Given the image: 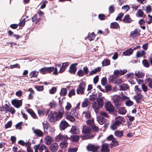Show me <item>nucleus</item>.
I'll list each match as a JSON object with an SVG mask.
<instances>
[{
  "label": "nucleus",
  "mask_w": 152,
  "mask_h": 152,
  "mask_svg": "<svg viewBox=\"0 0 152 152\" xmlns=\"http://www.w3.org/2000/svg\"><path fill=\"white\" fill-rule=\"evenodd\" d=\"M40 72L42 74H45L47 73H50L54 71L53 74L58 75V71L57 67H54V66L49 67H44L39 69Z\"/></svg>",
  "instance_id": "obj_1"
},
{
  "label": "nucleus",
  "mask_w": 152,
  "mask_h": 152,
  "mask_svg": "<svg viewBox=\"0 0 152 152\" xmlns=\"http://www.w3.org/2000/svg\"><path fill=\"white\" fill-rule=\"evenodd\" d=\"M97 102H94L92 104V107L96 112L97 110H98L103 106L104 102L102 97L97 98Z\"/></svg>",
  "instance_id": "obj_2"
},
{
  "label": "nucleus",
  "mask_w": 152,
  "mask_h": 152,
  "mask_svg": "<svg viewBox=\"0 0 152 152\" xmlns=\"http://www.w3.org/2000/svg\"><path fill=\"white\" fill-rule=\"evenodd\" d=\"M134 90L137 94L136 95L134 96V98L136 101L138 102H140V100L143 99V96L142 94V91L141 89L139 88L138 86H135Z\"/></svg>",
  "instance_id": "obj_3"
},
{
  "label": "nucleus",
  "mask_w": 152,
  "mask_h": 152,
  "mask_svg": "<svg viewBox=\"0 0 152 152\" xmlns=\"http://www.w3.org/2000/svg\"><path fill=\"white\" fill-rule=\"evenodd\" d=\"M86 87V84L83 81L80 83L78 86V87L77 89V93L78 94H82L84 93Z\"/></svg>",
  "instance_id": "obj_4"
},
{
  "label": "nucleus",
  "mask_w": 152,
  "mask_h": 152,
  "mask_svg": "<svg viewBox=\"0 0 152 152\" xmlns=\"http://www.w3.org/2000/svg\"><path fill=\"white\" fill-rule=\"evenodd\" d=\"M69 139H70V138L67 135H62L60 134L56 136L55 137V141L57 142H62L64 140H67Z\"/></svg>",
  "instance_id": "obj_5"
},
{
  "label": "nucleus",
  "mask_w": 152,
  "mask_h": 152,
  "mask_svg": "<svg viewBox=\"0 0 152 152\" xmlns=\"http://www.w3.org/2000/svg\"><path fill=\"white\" fill-rule=\"evenodd\" d=\"M107 140L112 141V142L110 144V145H111V147H114L118 144V141L113 137V135H111L107 137Z\"/></svg>",
  "instance_id": "obj_6"
},
{
  "label": "nucleus",
  "mask_w": 152,
  "mask_h": 152,
  "mask_svg": "<svg viewBox=\"0 0 152 152\" xmlns=\"http://www.w3.org/2000/svg\"><path fill=\"white\" fill-rule=\"evenodd\" d=\"M100 146L92 145H89L87 147L88 151H91L92 152H100L99 149Z\"/></svg>",
  "instance_id": "obj_7"
},
{
  "label": "nucleus",
  "mask_w": 152,
  "mask_h": 152,
  "mask_svg": "<svg viewBox=\"0 0 152 152\" xmlns=\"http://www.w3.org/2000/svg\"><path fill=\"white\" fill-rule=\"evenodd\" d=\"M105 106L106 110L110 113L113 112L114 110V107L110 102H106Z\"/></svg>",
  "instance_id": "obj_8"
},
{
  "label": "nucleus",
  "mask_w": 152,
  "mask_h": 152,
  "mask_svg": "<svg viewBox=\"0 0 152 152\" xmlns=\"http://www.w3.org/2000/svg\"><path fill=\"white\" fill-rule=\"evenodd\" d=\"M12 104L15 107L19 108L22 105V100L16 99H13L12 101Z\"/></svg>",
  "instance_id": "obj_9"
},
{
  "label": "nucleus",
  "mask_w": 152,
  "mask_h": 152,
  "mask_svg": "<svg viewBox=\"0 0 152 152\" xmlns=\"http://www.w3.org/2000/svg\"><path fill=\"white\" fill-rule=\"evenodd\" d=\"M140 30L139 29H136L132 31L130 34V36L134 38L140 35Z\"/></svg>",
  "instance_id": "obj_10"
},
{
  "label": "nucleus",
  "mask_w": 152,
  "mask_h": 152,
  "mask_svg": "<svg viewBox=\"0 0 152 152\" xmlns=\"http://www.w3.org/2000/svg\"><path fill=\"white\" fill-rule=\"evenodd\" d=\"M55 112L51 113L48 115L49 121L52 123H54L57 121Z\"/></svg>",
  "instance_id": "obj_11"
},
{
  "label": "nucleus",
  "mask_w": 152,
  "mask_h": 152,
  "mask_svg": "<svg viewBox=\"0 0 152 152\" xmlns=\"http://www.w3.org/2000/svg\"><path fill=\"white\" fill-rule=\"evenodd\" d=\"M69 126L68 123L65 121H62L60 124V129L61 130H64Z\"/></svg>",
  "instance_id": "obj_12"
},
{
  "label": "nucleus",
  "mask_w": 152,
  "mask_h": 152,
  "mask_svg": "<svg viewBox=\"0 0 152 152\" xmlns=\"http://www.w3.org/2000/svg\"><path fill=\"white\" fill-rule=\"evenodd\" d=\"M47 148V146L43 144H42L39 145H36L34 147V149L39 150V152H42L44 149L45 151V149H46Z\"/></svg>",
  "instance_id": "obj_13"
},
{
  "label": "nucleus",
  "mask_w": 152,
  "mask_h": 152,
  "mask_svg": "<svg viewBox=\"0 0 152 152\" xmlns=\"http://www.w3.org/2000/svg\"><path fill=\"white\" fill-rule=\"evenodd\" d=\"M57 121L60 120L63 116L64 112L63 110H60L58 112H55Z\"/></svg>",
  "instance_id": "obj_14"
},
{
  "label": "nucleus",
  "mask_w": 152,
  "mask_h": 152,
  "mask_svg": "<svg viewBox=\"0 0 152 152\" xmlns=\"http://www.w3.org/2000/svg\"><path fill=\"white\" fill-rule=\"evenodd\" d=\"M91 132V130L90 127L86 125L83 126V129L82 132L84 134H88Z\"/></svg>",
  "instance_id": "obj_15"
},
{
  "label": "nucleus",
  "mask_w": 152,
  "mask_h": 152,
  "mask_svg": "<svg viewBox=\"0 0 152 152\" xmlns=\"http://www.w3.org/2000/svg\"><path fill=\"white\" fill-rule=\"evenodd\" d=\"M125 121L124 118L122 116H118L115 118V121L119 125L123 124Z\"/></svg>",
  "instance_id": "obj_16"
},
{
  "label": "nucleus",
  "mask_w": 152,
  "mask_h": 152,
  "mask_svg": "<svg viewBox=\"0 0 152 152\" xmlns=\"http://www.w3.org/2000/svg\"><path fill=\"white\" fill-rule=\"evenodd\" d=\"M110 145L107 143H103L102 145V148L100 150L101 152H109L110 149L108 148Z\"/></svg>",
  "instance_id": "obj_17"
},
{
  "label": "nucleus",
  "mask_w": 152,
  "mask_h": 152,
  "mask_svg": "<svg viewBox=\"0 0 152 152\" xmlns=\"http://www.w3.org/2000/svg\"><path fill=\"white\" fill-rule=\"evenodd\" d=\"M5 110H6V113L8 112H10L12 114H13L15 112V109L12 107L9 106L7 104H5Z\"/></svg>",
  "instance_id": "obj_18"
},
{
  "label": "nucleus",
  "mask_w": 152,
  "mask_h": 152,
  "mask_svg": "<svg viewBox=\"0 0 152 152\" xmlns=\"http://www.w3.org/2000/svg\"><path fill=\"white\" fill-rule=\"evenodd\" d=\"M45 142L47 145H49L53 141V139L51 136L47 135L44 139Z\"/></svg>",
  "instance_id": "obj_19"
},
{
  "label": "nucleus",
  "mask_w": 152,
  "mask_h": 152,
  "mask_svg": "<svg viewBox=\"0 0 152 152\" xmlns=\"http://www.w3.org/2000/svg\"><path fill=\"white\" fill-rule=\"evenodd\" d=\"M58 147L56 143H53L50 145V149L52 152H56L58 149Z\"/></svg>",
  "instance_id": "obj_20"
},
{
  "label": "nucleus",
  "mask_w": 152,
  "mask_h": 152,
  "mask_svg": "<svg viewBox=\"0 0 152 152\" xmlns=\"http://www.w3.org/2000/svg\"><path fill=\"white\" fill-rule=\"evenodd\" d=\"M68 66V63L65 62L63 63L62 66L60 68V70L59 71H58V73H62L66 69V67Z\"/></svg>",
  "instance_id": "obj_21"
},
{
  "label": "nucleus",
  "mask_w": 152,
  "mask_h": 152,
  "mask_svg": "<svg viewBox=\"0 0 152 152\" xmlns=\"http://www.w3.org/2000/svg\"><path fill=\"white\" fill-rule=\"evenodd\" d=\"M134 51V50L129 48L123 52V55L126 56H129L132 54Z\"/></svg>",
  "instance_id": "obj_22"
},
{
  "label": "nucleus",
  "mask_w": 152,
  "mask_h": 152,
  "mask_svg": "<svg viewBox=\"0 0 152 152\" xmlns=\"http://www.w3.org/2000/svg\"><path fill=\"white\" fill-rule=\"evenodd\" d=\"M77 64H72L70 67L69 70V72L72 74H75L76 71V66Z\"/></svg>",
  "instance_id": "obj_23"
},
{
  "label": "nucleus",
  "mask_w": 152,
  "mask_h": 152,
  "mask_svg": "<svg viewBox=\"0 0 152 152\" xmlns=\"http://www.w3.org/2000/svg\"><path fill=\"white\" fill-rule=\"evenodd\" d=\"M32 130L34 133L39 137H42L44 134L43 132L39 129H35L34 128H33Z\"/></svg>",
  "instance_id": "obj_24"
},
{
  "label": "nucleus",
  "mask_w": 152,
  "mask_h": 152,
  "mask_svg": "<svg viewBox=\"0 0 152 152\" xmlns=\"http://www.w3.org/2000/svg\"><path fill=\"white\" fill-rule=\"evenodd\" d=\"M70 132L72 133L77 134L79 132V129L76 126H72Z\"/></svg>",
  "instance_id": "obj_25"
},
{
  "label": "nucleus",
  "mask_w": 152,
  "mask_h": 152,
  "mask_svg": "<svg viewBox=\"0 0 152 152\" xmlns=\"http://www.w3.org/2000/svg\"><path fill=\"white\" fill-rule=\"evenodd\" d=\"M145 52L144 50L142 51L138 50L137 52L136 56L137 58L145 56Z\"/></svg>",
  "instance_id": "obj_26"
},
{
  "label": "nucleus",
  "mask_w": 152,
  "mask_h": 152,
  "mask_svg": "<svg viewBox=\"0 0 152 152\" xmlns=\"http://www.w3.org/2000/svg\"><path fill=\"white\" fill-rule=\"evenodd\" d=\"M97 120L99 124L101 125H102L107 122V120L106 119L101 117H98L97 118Z\"/></svg>",
  "instance_id": "obj_27"
},
{
  "label": "nucleus",
  "mask_w": 152,
  "mask_h": 152,
  "mask_svg": "<svg viewBox=\"0 0 152 152\" xmlns=\"http://www.w3.org/2000/svg\"><path fill=\"white\" fill-rule=\"evenodd\" d=\"M101 68L100 67H98L94 69L90 72L89 76L93 75L96 74L97 72L100 71L101 70Z\"/></svg>",
  "instance_id": "obj_28"
},
{
  "label": "nucleus",
  "mask_w": 152,
  "mask_h": 152,
  "mask_svg": "<svg viewBox=\"0 0 152 152\" xmlns=\"http://www.w3.org/2000/svg\"><path fill=\"white\" fill-rule=\"evenodd\" d=\"M27 111L33 118L34 119L37 118V117L36 114L31 109H29L28 110H27Z\"/></svg>",
  "instance_id": "obj_29"
},
{
  "label": "nucleus",
  "mask_w": 152,
  "mask_h": 152,
  "mask_svg": "<svg viewBox=\"0 0 152 152\" xmlns=\"http://www.w3.org/2000/svg\"><path fill=\"white\" fill-rule=\"evenodd\" d=\"M123 20L125 23H130L132 21V20L130 18L129 15H125Z\"/></svg>",
  "instance_id": "obj_30"
},
{
  "label": "nucleus",
  "mask_w": 152,
  "mask_h": 152,
  "mask_svg": "<svg viewBox=\"0 0 152 152\" xmlns=\"http://www.w3.org/2000/svg\"><path fill=\"white\" fill-rule=\"evenodd\" d=\"M90 104V102L87 98L85 99L82 103V107L84 108L87 107Z\"/></svg>",
  "instance_id": "obj_31"
},
{
  "label": "nucleus",
  "mask_w": 152,
  "mask_h": 152,
  "mask_svg": "<svg viewBox=\"0 0 152 152\" xmlns=\"http://www.w3.org/2000/svg\"><path fill=\"white\" fill-rule=\"evenodd\" d=\"M120 27L119 24L116 22H113L110 24V28L114 29H118Z\"/></svg>",
  "instance_id": "obj_32"
},
{
  "label": "nucleus",
  "mask_w": 152,
  "mask_h": 152,
  "mask_svg": "<svg viewBox=\"0 0 152 152\" xmlns=\"http://www.w3.org/2000/svg\"><path fill=\"white\" fill-rule=\"evenodd\" d=\"M124 132L122 131H116L114 132L115 135L118 137H121L123 136Z\"/></svg>",
  "instance_id": "obj_33"
},
{
  "label": "nucleus",
  "mask_w": 152,
  "mask_h": 152,
  "mask_svg": "<svg viewBox=\"0 0 152 152\" xmlns=\"http://www.w3.org/2000/svg\"><path fill=\"white\" fill-rule=\"evenodd\" d=\"M135 75L137 78H142L144 76V74L142 72L136 71L135 72Z\"/></svg>",
  "instance_id": "obj_34"
},
{
  "label": "nucleus",
  "mask_w": 152,
  "mask_h": 152,
  "mask_svg": "<svg viewBox=\"0 0 152 152\" xmlns=\"http://www.w3.org/2000/svg\"><path fill=\"white\" fill-rule=\"evenodd\" d=\"M119 126L120 125L115 121L111 124L110 128L112 130H114L119 127Z\"/></svg>",
  "instance_id": "obj_35"
},
{
  "label": "nucleus",
  "mask_w": 152,
  "mask_h": 152,
  "mask_svg": "<svg viewBox=\"0 0 152 152\" xmlns=\"http://www.w3.org/2000/svg\"><path fill=\"white\" fill-rule=\"evenodd\" d=\"M120 87V89L121 91H126V90L128 88V86L127 85L123 83L121 85L119 86Z\"/></svg>",
  "instance_id": "obj_36"
},
{
  "label": "nucleus",
  "mask_w": 152,
  "mask_h": 152,
  "mask_svg": "<svg viewBox=\"0 0 152 152\" xmlns=\"http://www.w3.org/2000/svg\"><path fill=\"white\" fill-rule=\"evenodd\" d=\"M102 64L103 66L109 65L110 64V61L108 59H105L102 61Z\"/></svg>",
  "instance_id": "obj_37"
},
{
  "label": "nucleus",
  "mask_w": 152,
  "mask_h": 152,
  "mask_svg": "<svg viewBox=\"0 0 152 152\" xmlns=\"http://www.w3.org/2000/svg\"><path fill=\"white\" fill-rule=\"evenodd\" d=\"M146 81L148 83V87L152 89V79L150 78H148L146 79Z\"/></svg>",
  "instance_id": "obj_38"
},
{
  "label": "nucleus",
  "mask_w": 152,
  "mask_h": 152,
  "mask_svg": "<svg viewBox=\"0 0 152 152\" xmlns=\"http://www.w3.org/2000/svg\"><path fill=\"white\" fill-rule=\"evenodd\" d=\"M39 72H37L36 71H34L33 72H31L30 73V76L31 78L32 77H37L38 74Z\"/></svg>",
  "instance_id": "obj_39"
},
{
  "label": "nucleus",
  "mask_w": 152,
  "mask_h": 152,
  "mask_svg": "<svg viewBox=\"0 0 152 152\" xmlns=\"http://www.w3.org/2000/svg\"><path fill=\"white\" fill-rule=\"evenodd\" d=\"M83 115H84L86 118H89L91 116V113L89 110L83 113Z\"/></svg>",
  "instance_id": "obj_40"
},
{
  "label": "nucleus",
  "mask_w": 152,
  "mask_h": 152,
  "mask_svg": "<svg viewBox=\"0 0 152 152\" xmlns=\"http://www.w3.org/2000/svg\"><path fill=\"white\" fill-rule=\"evenodd\" d=\"M66 141L64 140L61 142L60 144V146L61 148H65L67 147L68 143Z\"/></svg>",
  "instance_id": "obj_41"
},
{
  "label": "nucleus",
  "mask_w": 152,
  "mask_h": 152,
  "mask_svg": "<svg viewBox=\"0 0 152 152\" xmlns=\"http://www.w3.org/2000/svg\"><path fill=\"white\" fill-rule=\"evenodd\" d=\"M38 113L39 116H42L45 115V109H42L38 110Z\"/></svg>",
  "instance_id": "obj_42"
},
{
  "label": "nucleus",
  "mask_w": 152,
  "mask_h": 152,
  "mask_svg": "<svg viewBox=\"0 0 152 152\" xmlns=\"http://www.w3.org/2000/svg\"><path fill=\"white\" fill-rule=\"evenodd\" d=\"M137 14L138 15V16L139 17H144L146 16L144 14L143 12L140 9H139L137 11Z\"/></svg>",
  "instance_id": "obj_43"
},
{
  "label": "nucleus",
  "mask_w": 152,
  "mask_h": 152,
  "mask_svg": "<svg viewBox=\"0 0 152 152\" xmlns=\"http://www.w3.org/2000/svg\"><path fill=\"white\" fill-rule=\"evenodd\" d=\"M126 112V109L124 107L120 108L119 110V114L121 115L125 114Z\"/></svg>",
  "instance_id": "obj_44"
},
{
  "label": "nucleus",
  "mask_w": 152,
  "mask_h": 152,
  "mask_svg": "<svg viewBox=\"0 0 152 152\" xmlns=\"http://www.w3.org/2000/svg\"><path fill=\"white\" fill-rule=\"evenodd\" d=\"M66 113L67 115L66 117L67 119H68L69 121L72 122H74L75 121V119L73 116L71 115H68L67 113Z\"/></svg>",
  "instance_id": "obj_45"
},
{
  "label": "nucleus",
  "mask_w": 152,
  "mask_h": 152,
  "mask_svg": "<svg viewBox=\"0 0 152 152\" xmlns=\"http://www.w3.org/2000/svg\"><path fill=\"white\" fill-rule=\"evenodd\" d=\"M95 36V34L94 32L90 34H88V39L90 41L94 40Z\"/></svg>",
  "instance_id": "obj_46"
},
{
  "label": "nucleus",
  "mask_w": 152,
  "mask_h": 152,
  "mask_svg": "<svg viewBox=\"0 0 152 152\" xmlns=\"http://www.w3.org/2000/svg\"><path fill=\"white\" fill-rule=\"evenodd\" d=\"M43 125L44 130V131L45 132V129H47L49 126V124L48 122L46 121H44L43 123Z\"/></svg>",
  "instance_id": "obj_47"
},
{
  "label": "nucleus",
  "mask_w": 152,
  "mask_h": 152,
  "mask_svg": "<svg viewBox=\"0 0 152 152\" xmlns=\"http://www.w3.org/2000/svg\"><path fill=\"white\" fill-rule=\"evenodd\" d=\"M67 90L65 88H62L60 92V94L61 96H64L66 95L67 93Z\"/></svg>",
  "instance_id": "obj_48"
},
{
  "label": "nucleus",
  "mask_w": 152,
  "mask_h": 152,
  "mask_svg": "<svg viewBox=\"0 0 152 152\" xmlns=\"http://www.w3.org/2000/svg\"><path fill=\"white\" fill-rule=\"evenodd\" d=\"M114 102L121 100V96L117 95H114L113 96Z\"/></svg>",
  "instance_id": "obj_49"
},
{
  "label": "nucleus",
  "mask_w": 152,
  "mask_h": 152,
  "mask_svg": "<svg viewBox=\"0 0 152 152\" xmlns=\"http://www.w3.org/2000/svg\"><path fill=\"white\" fill-rule=\"evenodd\" d=\"M121 73V70H115L114 72V74L115 76L118 77L120 75H122Z\"/></svg>",
  "instance_id": "obj_50"
},
{
  "label": "nucleus",
  "mask_w": 152,
  "mask_h": 152,
  "mask_svg": "<svg viewBox=\"0 0 152 152\" xmlns=\"http://www.w3.org/2000/svg\"><path fill=\"white\" fill-rule=\"evenodd\" d=\"M94 119H92L87 120L86 121V123L88 125H90L91 126H92L94 124Z\"/></svg>",
  "instance_id": "obj_51"
},
{
  "label": "nucleus",
  "mask_w": 152,
  "mask_h": 152,
  "mask_svg": "<svg viewBox=\"0 0 152 152\" xmlns=\"http://www.w3.org/2000/svg\"><path fill=\"white\" fill-rule=\"evenodd\" d=\"M30 145L31 144L30 143H27L26 145L27 152H33V150L31 148Z\"/></svg>",
  "instance_id": "obj_52"
},
{
  "label": "nucleus",
  "mask_w": 152,
  "mask_h": 152,
  "mask_svg": "<svg viewBox=\"0 0 152 152\" xmlns=\"http://www.w3.org/2000/svg\"><path fill=\"white\" fill-rule=\"evenodd\" d=\"M79 137L78 135H74L71 136V139L74 142L78 141L79 140Z\"/></svg>",
  "instance_id": "obj_53"
},
{
  "label": "nucleus",
  "mask_w": 152,
  "mask_h": 152,
  "mask_svg": "<svg viewBox=\"0 0 152 152\" xmlns=\"http://www.w3.org/2000/svg\"><path fill=\"white\" fill-rule=\"evenodd\" d=\"M142 63L144 66L146 67H149V63L146 59L142 61Z\"/></svg>",
  "instance_id": "obj_54"
},
{
  "label": "nucleus",
  "mask_w": 152,
  "mask_h": 152,
  "mask_svg": "<svg viewBox=\"0 0 152 152\" xmlns=\"http://www.w3.org/2000/svg\"><path fill=\"white\" fill-rule=\"evenodd\" d=\"M141 86L142 90L145 93H146L148 90V88L147 86H146L144 83L142 84Z\"/></svg>",
  "instance_id": "obj_55"
},
{
  "label": "nucleus",
  "mask_w": 152,
  "mask_h": 152,
  "mask_svg": "<svg viewBox=\"0 0 152 152\" xmlns=\"http://www.w3.org/2000/svg\"><path fill=\"white\" fill-rule=\"evenodd\" d=\"M91 127L93 130L94 132H97L99 130V127L94 124Z\"/></svg>",
  "instance_id": "obj_56"
},
{
  "label": "nucleus",
  "mask_w": 152,
  "mask_h": 152,
  "mask_svg": "<svg viewBox=\"0 0 152 152\" xmlns=\"http://www.w3.org/2000/svg\"><path fill=\"white\" fill-rule=\"evenodd\" d=\"M12 122L11 121H10L5 125V128L7 129L11 127L12 125Z\"/></svg>",
  "instance_id": "obj_57"
},
{
  "label": "nucleus",
  "mask_w": 152,
  "mask_h": 152,
  "mask_svg": "<svg viewBox=\"0 0 152 152\" xmlns=\"http://www.w3.org/2000/svg\"><path fill=\"white\" fill-rule=\"evenodd\" d=\"M101 84L103 86H105L107 83V79L106 77H103L101 79Z\"/></svg>",
  "instance_id": "obj_58"
},
{
  "label": "nucleus",
  "mask_w": 152,
  "mask_h": 152,
  "mask_svg": "<svg viewBox=\"0 0 152 152\" xmlns=\"http://www.w3.org/2000/svg\"><path fill=\"white\" fill-rule=\"evenodd\" d=\"M136 80L137 83L139 85H141L142 84H144L143 82V80L142 78H136Z\"/></svg>",
  "instance_id": "obj_59"
},
{
  "label": "nucleus",
  "mask_w": 152,
  "mask_h": 152,
  "mask_svg": "<svg viewBox=\"0 0 152 152\" xmlns=\"http://www.w3.org/2000/svg\"><path fill=\"white\" fill-rule=\"evenodd\" d=\"M100 114L101 115V117H102L103 116L107 118L109 117L108 114L105 112H101L100 113Z\"/></svg>",
  "instance_id": "obj_60"
},
{
  "label": "nucleus",
  "mask_w": 152,
  "mask_h": 152,
  "mask_svg": "<svg viewBox=\"0 0 152 152\" xmlns=\"http://www.w3.org/2000/svg\"><path fill=\"white\" fill-rule=\"evenodd\" d=\"M125 104L128 107L131 106L133 104V102L130 100H128L126 102Z\"/></svg>",
  "instance_id": "obj_61"
},
{
  "label": "nucleus",
  "mask_w": 152,
  "mask_h": 152,
  "mask_svg": "<svg viewBox=\"0 0 152 152\" xmlns=\"http://www.w3.org/2000/svg\"><path fill=\"white\" fill-rule=\"evenodd\" d=\"M75 94V90L74 89L71 90L68 94V96L69 97H71L72 96Z\"/></svg>",
  "instance_id": "obj_62"
},
{
  "label": "nucleus",
  "mask_w": 152,
  "mask_h": 152,
  "mask_svg": "<svg viewBox=\"0 0 152 152\" xmlns=\"http://www.w3.org/2000/svg\"><path fill=\"white\" fill-rule=\"evenodd\" d=\"M22 122H19L15 125V127L17 129H21L22 128Z\"/></svg>",
  "instance_id": "obj_63"
},
{
  "label": "nucleus",
  "mask_w": 152,
  "mask_h": 152,
  "mask_svg": "<svg viewBox=\"0 0 152 152\" xmlns=\"http://www.w3.org/2000/svg\"><path fill=\"white\" fill-rule=\"evenodd\" d=\"M85 75H87L88 72V69L87 66H85L83 70Z\"/></svg>",
  "instance_id": "obj_64"
}]
</instances>
